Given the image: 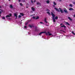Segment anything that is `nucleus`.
Masks as SVG:
<instances>
[{"mask_svg":"<svg viewBox=\"0 0 75 75\" xmlns=\"http://www.w3.org/2000/svg\"><path fill=\"white\" fill-rule=\"evenodd\" d=\"M8 1H10L11 0H8Z\"/></svg>","mask_w":75,"mask_h":75,"instance_id":"49","label":"nucleus"},{"mask_svg":"<svg viewBox=\"0 0 75 75\" xmlns=\"http://www.w3.org/2000/svg\"><path fill=\"white\" fill-rule=\"evenodd\" d=\"M36 4L39 5H40V3L39 2L36 3Z\"/></svg>","mask_w":75,"mask_h":75,"instance_id":"14","label":"nucleus"},{"mask_svg":"<svg viewBox=\"0 0 75 75\" xmlns=\"http://www.w3.org/2000/svg\"><path fill=\"white\" fill-rule=\"evenodd\" d=\"M72 3H73V4L75 5V2H73Z\"/></svg>","mask_w":75,"mask_h":75,"instance_id":"33","label":"nucleus"},{"mask_svg":"<svg viewBox=\"0 0 75 75\" xmlns=\"http://www.w3.org/2000/svg\"><path fill=\"white\" fill-rule=\"evenodd\" d=\"M54 19H55L57 20L58 19V16H56V17H55Z\"/></svg>","mask_w":75,"mask_h":75,"instance_id":"18","label":"nucleus"},{"mask_svg":"<svg viewBox=\"0 0 75 75\" xmlns=\"http://www.w3.org/2000/svg\"><path fill=\"white\" fill-rule=\"evenodd\" d=\"M47 11H49V10L48 9H47Z\"/></svg>","mask_w":75,"mask_h":75,"instance_id":"43","label":"nucleus"},{"mask_svg":"<svg viewBox=\"0 0 75 75\" xmlns=\"http://www.w3.org/2000/svg\"><path fill=\"white\" fill-rule=\"evenodd\" d=\"M47 34H48V35H49V36L52 35V34L50 33V32H47Z\"/></svg>","mask_w":75,"mask_h":75,"instance_id":"8","label":"nucleus"},{"mask_svg":"<svg viewBox=\"0 0 75 75\" xmlns=\"http://www.w3.org/2000/svg\"><path fill=\"white\" fill-rule=\"evenodd\" d=\"M24 28H27V26H25Z\"/></svg>","mask_w":75,"mask_h":75,"instance_id":"37","label":"nucleus"},{"mask_svg":"<svg viewBox=\"0 0 75 75\" xmlns=\"http://www.w3.org/2000/svg\"><path fill=\"white\" fill-rule=\"evenodd\" d=\"M71 33L73 35H75V33H74V32L73 31L71 32Z\"/></svg>","mask_w":75,"mask_h":75,"instance_id":"19","label":"nucleus"},{"mask_svg":"<svg viewBox=\"0 0 75 75\" xmlns=\"http://www.w3.org/2000/svg\"><path fill=\"white\" fill-rule=\"evenodd\" d=\"M36 1V0H34V3Z\"/></svg>","mask_w":75,"mask_h":75,"instance_id":"40","label":"nucleus"},{"mask_svg":"<svg viewBox=\"0 0 75 75\" xmlns=\"http://www.w3.org/2000/svg\"><path fill=\"white\" fill-rule=\"evenodd\" d=\"M54 9L56 10L58 12H60V11L59 10V9H57L56 8H54Z\"/></svg>","mask_w":75,"mask_h":75,"instance_id":"4","label":"nucleus"},{"mask_svg":"<svg viewBox=\"0 0 75 75\" xmlns=\"http://www.w3.org/2000/svg\"><path fill=\"white\" fill-rule=\"evenodd\" d=\"M31 10L33 11H35V8H34L33 7H32Z\"/></svg>","mask_w":75,"mask_h":75,"instance_id":"6","label":"nucleus"},{"mask_svg":"<svg viewBox=\"0 0 75 75\" xmlns=\"http://www.w3.org/2000/svg\"><path fill=\"white\" fill-rule=\"evenodd\" d=\"M51 15L52 16V18H53V22L54 23L56 22V20L54 19V17H55V15L54 14L53 12H51Z\"/></svg>","mask_w":75,"mask_h":75,"instance_id":"1","label":"nucleus"},{"mask_svg":"<svg viewBox=\"0 0 75 75\" xmlns=\"http://www.w3.org/2000/svg\"><path fill=\"white\" fill-rule=\"evenodd\" d=\"M33 16V15H30V16Z\"/></svg>","mask_w":75,"mask_h":75,"instance_id":"47","label":"nucleus"},{"mask_svg":"<svg viewBox=\"0 0 75 75\" xmlns=\"http://www.w3.org/2000/svg\"><path fill=\"white\" fill-rule=\"evenodd\" d=\"M46 3L47 4H49L50 3V1L49 0H47L46 1Z\"/></svg>","mask_w":75,"mask_h":75,"instance_id":"11","label":"nucleus"},{"mask_svg":"<svg viewBox=\"0 0 75 75\" xmlns=\"http://www.w3.org/2000/svg\"><path fill=\"white\" fill-rule=\"evenodd\" d=\"M0 11H1V12H3V9L1 10L0 9Z\"/></svg>","mask_w":75,"mask_h":75,"instance_id":"26","label":"nucleus"},{"mask_svg":"<svg viewBox=\"0 0 75 75\" xmlns=\"http://www.w3.org/2000/svg\"><path fill=\"white\" fill-rule=\"evenodd\" d=\"M14 16H16V18H17V17H18V16H17V14L16 13H14Z\"/></svg>","mask_w":75,"mask_h":75,"instance_id":"10","label":"nucleus"},{"mask_svg":"<svg viewBox=\"0 0 75 75\" xmlns=\"http://www.w3.org/2000/svg\"><path fill=\"white\" fill-rule=\"evenodd\" d=\"M20 5L21 6H23V4H22V3H20Z\"/></svg>","mask_w":75,"mask_h":75,"instance_id":"24","label":"nucleus"},{"mask_svg":"<svg viewBox=\"0 0 75 75\" xmlns=\"http://www.w3.org/2000/svg\"><path fill=\"white\" fill-rule=\"evenodd\" d=\"M64 11L66 13H68L69 12L66 10H64Z\"/></svg>","mask_w":75,"mask_h":75,"instance_id":"7","label":"nucleus"},{"mask_svg":"<svg viewBox=\"0 0 75 75\" xmlns=\"http://www.w3.org/2000/svg\"><path fill=\"white\" fill-rule=\"evenodd\" d=\"M59 9L60 10V12H61V13H63V11L62 10V9H61L60 8H59Z\"/></svg>","mask_w":75,"mask_h":75,"instance_id":"3","label":"nucleus"},{"mask_svg":"<svg viewBox=\"0 0 75 75\" xmlns=\"http://www.w3.org/2000/svg\"><path fill=\"white\" fill-rule=\"evenodd\" d=\"M23 21L22 20H21V21Z\"/></svg>","mask_w":75,"mask_h":75,"instance_id":"51","label":"nucleus"},{"mask_svg":"<svg viewBox=\"0 0 75 75\" xmlns=\"http://www.w3.org/2000/svg\"><path fill=\"white\" fill-rule=\"evenodd\" d=\"M61 27L64 28H65L66 27L64 25H61Z\"/></svg>","mask_w":75,"mask_h":75,"instance_id":"12","label":"nucleus"},{"mask_svg":"<svg viewBox=\"0 0 75 75\" xmlns=\"http://www.w3.org/2000/svg\"><path fill=\"white\" fill-rule=\"evenodd\" d=\"M40 23H41V24H42V23H42V22H40Z\"/></svg>","mask_w":75,"mask_h":75,"instance_id":"39","label":"nucleus"},{"mask_svg":"<svg viewBox=\"0 0 75 75\" xmlns=\"http://www.w3.org/2000/svg\"><path fill=\"white\" fill-rule=\"evenodd\" d=\"M63 32H64V31H62Z\"/></svg>","mask_w":75,"mask_h":75,"instance_id":"48","label":"nucleus"},{"mask_svg":"<svg viewBox=\"0 0 75 75\" xmlns=\"http://www.w3.org/2000/svg\"><path fill=\"white\" fill-rule=\"evenodd\" d=\"M69 6H70V7H72V4H70Z\"/></svg>","mask_w":75,"mask_h":75,"instance_id":"29","label":"nucleus"},{"mask_svg":"<svg viewBox=\"0 0 75 75\" xmlns=\"http://www.w3.org/2000/svg\"><path fill=\"white\" fill-rule=\"evenodd\" d=\"M73 10H74V9L72 8H69V11H72Z\"/></svg>","mask_w":75,"mask_h":75,"instance_id":"13","label":"nucleus"},{"mask_svg":"<svg viewBox=\"0 0 75 75\" xmlns=\"http://www.w3.org/2000/svg\"><path fill=\"white\" fill-rule=\"evenodd\" d=\"M31 3L33 4V0H31Z\"/></svg>","mask_w":75,"mask_h":75,"instance_id":"28","label":"nucleus"},{"mask_svg":"<svg viewBox=\"0 0 75 75\" xmlns=\"http://www.w3.org/2000/svg\"><path fill=\"white\" fill-rule=\"evenodd\" d=\"M10 16H9V15H7V16H6V18H7V17H10Z\"/></svg>","mask_w":75,"mask_h":75,"instance_id":"22","label":"nucleus"},{"mask_svg":"<svg viewBox=\"0 0 75 75\" xmlns=\"http://www.w3.org/2000/svg\"><path fill=\"white\" fill-rule=\"evenodd\" d=\"M66 24H67L68 25H70L69 23H68L67 22H66Z\"/></svg>","mask_w":75,"mask_h":75,"instance_id":"16","label":"nucleus"},{"mask_svg":"<svg viewBox=\"0 0 75 75\" xmlns=\"http://www.w3.org/2000/svg\"><path fill=\"white\" fill-rule=\"evenodd\" d=\"M18 1H19V2H20L21 0H19Z\"/></svg>","mask_w":75,"mask_h":75,"instance_id":"42","label":"nucleus"},{"mask_svg":"<svg viewBox=\"0 0 75 75\" xmlns=\"http://www.w3.org/2000/svg\"><path fill=\"white\" fill-rule=\"evenodd\" d=\"M47 14H48V15H50V13L49 12H47Z\"/></svg>","mask_w":75,"mask_h":75,"instance_id":"21","label":"nucleus"},{"mask_svg":"<svg viewBox=\"0 0 75 75\" xmlns=\"http://www.w3.org/2000/svg\"><path fill=\"white\" fill-rule=\"evenodd\" d=\"M28 22H26V23H25V25H27L28 24Z\"/></svg>","mask_w":75,"mask_h":75,"instance_id":"31","label":"nucleus"},{"mask_svg":"<svg viewBox=\"0 0 75 75\" xmlns=\"http://www.w3.org/2000/svg\"><path fill=\"white\" fill-rule=\"evenodd\" d=\"M10 8H13V7L12 5H10Z\"/></svg>","mask_w":75,"mask_h":75,"instance_id":"20","label":"nucleus"},{"mask_svg":"<svg viewBox=\"0 0 75 75\" xmlns=\"http://www.w3.org/2000/svg\"><path fill=\"white\" fill-rule=\"evenodd\" d=\"M26 8H28V6L26 7Z\"/></svg>","mask_w":75,"mask_h":75,"instance_id":"45","label":"nucleus"},{"mask_svg":"<svg viewBox=\"0 0 75 75\" xmlns=\"http://www.w3.org/2000/svg\"><path fill=\"white\" fill-rule=\"evenodd\" d=\"M38 31V30L37 29H35V31Z\"/></svg>","mask_w":75,"mask_h":75,"instance_id":"35","label":"nucleus"},{"mask_svg":"<svg viewBox=\"0 0 75 75\" xmlns=\"http://www.w3.org/2000/svg\"><path fill=\"white\" fill-rule=\"evenodd\" d=\"M2 12H1V11H0V16H1V14Z\"/></svg>","mask_w":75,"mask_h":75,"instance_id":"32","label":"nucleus"},{"mask_svg":"<svg viewBox=\"0 0 75 75\" xmlns=\"http://www.w3.org/2000/svg\"><path fill=\"white\" fill-rule=\"evenodd\" d=\"M59 1H60V2H61V0H59Z\"/></svg>","mask_w":75,"mask_h":75,"instance_id":"44","label":"nucleus"},{"mask_svg":"<svg viewBox=\"0 0 75 75\" xmlns=\"http://www.w3.org/2000/svg\"><path fill=\"white\" fill-rule=\"evenodd\" d=\"M1 6H0V8H1Z\"/></svg>","mask_w":75,"mask_h":75,"instance_id":"50","label":"nucleus"},{"mask_svg":"<svg viewBox=\"0 0 75 75\" xmlns=\"http://www.w3.org/2000/svg\"><path fill=\"white\" fill-rule=\"evenodd\" d=\"M20 15H22V16H24V15L23 13H20Z\"/></svg>","mask_w":75,"mask_h":75,"instance_id":"17","label":"nucleus"},{"mask_svg":"<svg viewBox=\"0 0 75 75\" xmlns=\"http://www.w3.org/2000/svg\"><path fill=\"white\" fill-rule=\"evenodd\" d=\"M42 33H45V34H46V35H47L48 34H47V32H42L40 33L39 34V35H40Z\"/></svg>","mask_w":75,"mask_h":75,"instance_id":"2","label":"nucleus"},{"mask_svg":"<svg viewBox=\"0 0 75 75\" xmlns=\"http://www.w3.org/2000/svg\"><path fill=\"white\" fill-rule=\"evenodd\" d=\"M53 4L54 5H57V4L55 2H54Z\"/></svg>","mask_w":75,"mask_h":75,"instance_id":"23","label":"nucleus"},{"mask_svg":"<svg viewBox=\"0 0 75 75\" xmlns=\"http://www.w3.org/2000/svg\"><path fill=\"white\" fill-rule=\"evenodd\" d=\"M31 21V20H29V21H28V22H30V21Z\"/></svg>","mask_w":75,"mask_h":75,"instance_id":"38","label":"nucleus"},{"mask_svg":"<svg viewBox=\"0 0 75 75\" xmlns=\"http://www.w3.org/2000/svg\"><path fill=\"white\" fill-rule=\"evenodd\" d=\"M74 17L75 18V15H74Z\"/></svg>","mask_w":75,"mask_h":75,"instance_id":"46","label":"nucleus"},{"mask_svg":"<svg viewBox=\"0 0 75 75\" xmlns=\"http://www.w3.org/2000/svg\"><path fill=\"white\" fill-rule=\"evenodd\" d=\"M9 16H12V14H11V13H10L9 14Z\"/></svg>","mask_w":75,"mask_h":75,"instance_id":"34","label":"nucleus"},{"mask_svg":"<svg viewBox=\"0 0 75 75\" xmlns=\"http://www.w3.org/2000/svg\"><path fill=\"white\" fill-rule=\"evenodd\" d=\"M63 25V23H61V24H60V25Z\"/></svg>","mask_w":75,"mask_h":75,"instance_id":"41","label":"nucleus"},{"mask_svg":"<svg viewBox=\"0 0 75 75\" xmlns=\"http://www.w3.org/2000/svg\"><path fill=\"white\" fill-rule=\"evenodd\" d=\"M36 28H37V27H36Z\"/></svg>","mask_w":75,"mask_h":75,"instance_id":"52","label":"nucleus"},{"mask_svg":"<svg viewBox=\"0 0 75 75\" xmlns=\"http://www.w3.org/2000/svg\"><path fill=\"white\" fill-rule=\"evenodd\" d=\"M29 27H30V28H32L33 27H34V25H28Z\"/></svg>","mask_w":75,"mask_h":75,"instance_id":"5","label":"nucleus"},{"mask_svg":"<svg viewBox=\"0 0 75 75\" xmlns=\"http://www.w3.org/2000/svg\"><path fill=\"white\" fill-rule=\"evenodd\" d=\"M68 19H69L71 21H72V19H71V17H68Z\"/></svg>","mask_w":75,"mask_h":75,"instance_id":"9","label":"nucleus"},{"mask_svg":"<svg viewBox=\"0 0 75 75\" xmlns=\"http://www.w3.org/2000/svg\"><path fill=\"white\" fill-rule=\"evenodd\" d=\"M33 19H35V17H33Z\"/></svg>","mask_w":75,"mask_h":75,"instance_id":"36","label":"nucleus"},{"mask_svg":"<svg viewBox=\"0 0 75 75\" xmlns=\"http://www.w3.org/2000/svg\"><path fill=\"white\" fill-rule=\"evenodd\" d=\"M46 20H47V18H45V23H47L48 22H47V21H46Z\"/></svg>","mask_w":75,"mask_h":75,"instance_id":"15","label":"nucleus"},{"mask_svg":"<svg viewBox=\"0 0 75 75\" xmlns=\"http://www.w3.org/2000/svg\"><path fill=\"white\" fill-rule=\"evenodd\" d=\"M18 17L19 18H21V15H19L18 16Z\"/></svg>","mask_w":75,"mask_h":75,"instance_id":"27","label":"nucleus"},{"mask_svg":"<svg viewBox=\"0 0 75 75\" xmlns=\"http://www.w3.org/2000/svg\"><path fill=\"white\" fill-rule=\"evenodd\" d=\"M2 19L4 20V19H5V17H2Z\"/></svg>","mask_w":75,"mask_h":75,"instance_id":"30","label":"nucleus"},{"mask_svg":"<svg viewBox=\"0 0 75 75\" xmlns=\"http://www.w3.org/2000/svg\"><path fill=\"white\" fill-rule=\"evenodd\" d=\"M38 18H39V17L38 16H37V17H36V20L38 19Z\"/></svg>","mask_w":75,"mask_h":75,"instance_id":"25","label":"nucleus"}]
</instances>
